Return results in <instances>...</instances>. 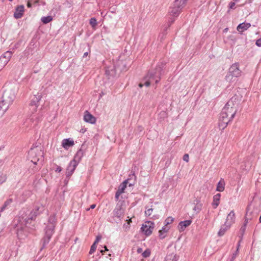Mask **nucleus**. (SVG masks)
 Instances as JSON below:
<instances>
[{"instance_id": "a19ab883", "label": "nucleus", "mask_w": 261, "mask_h": 261, "mask_svg": "<svg viewBox=\"0 0 261 261\" xmlns=\"http://www.w3.org/2000/svg\"><path fill=\"white\" fill-rule=\"evenodd\" d=\"M130 224L126 223H124L123 225V228L125 229V231H127L130 228Z\"/></svg>"}, {"instance_id": "20e7f679", "label": "nucleus", "mask_w": 261, "mask_h": 261, "mask_svg": "<svg viewBox=\"0 0 261 261\" xmlns=\"http://www.w3.org/2000/svg\"><path fill=\"white\" fill-rule=\"evenodd\" d=\"M82 155V151L81 150H79L77 152L74 159L70 162L66 169V174L67 177H69L73 174L74 170L76 168V167L78 164V162H77L75 159L79 157V160H80Z\"/></svg>"}, {"instance_id": "e433bc0d", "label": "nucleus", "mask_w": 261, "mask_h": 261, "mask_svg": "<svg viewBox=\"0 0 261 261\" xmlns=\"http://www.w3.org/2000/svg\"><path fill=\"white\" fill-rule=\"evenodd\" d=\"M150 254V251L149 249H146L142 253V256L144 257H148Z\"/></svg>"}, {"instance_id": "de8ad7c7", "label": "nucleus", "mask_w": 261, "mask_h": 261, "mask_svg": "<svg viewBox=\"0 0 261 261\" xmlns=\"http://www.w3.org/2000/svg\"><path fill=\"white\" fill-rule=\"evenodd\" d=\"M121 194L119 192H116V194H115V198L117 199V200H118L119 198V196L120 195H121Z\"/></svg>"}, {"instance_id": "58836bf2", "label": "nucleus", "mask_w": 261, "mask_h": 261, "mask_svg": "<svg viewBox=\"0 0 261 261\" xmlns=\"http://www.w3.org/2000/svg\"><path fill=\"white\" fill-rule=\"evenodd\" d=\"M201 209V204H197L193 208V210L195 211H197L199 212Z\"/></svg>"}, {"instance_id": "09e8293b", "label": "nucleus", "mask_w": 261, "mask_h": 261, "mask_svg": "<svg viewBox=\"0 0 261 261\" xmlns=\"http://www.w3.org/2000/svg\"><path fill=\"white\" fill-rule=\"evenodd\" d=\"M62 169L60 166H57L56 169V172H60L62 171Z\"/></svg>"}, {"instance_id": "f257e3e1", "label": "nucleus", "mask_w": 261, "mask_h": 261, "mask_svg": "<svg viewBox=\"0 0 261 261\" xmlns=\"http://www.w3.org/2000/svg\"><path fill=\"white\" fill-rule=\"evenodd\" d=\"M15 98L14 92L12 90L5 91L2 97V100L0 101L1 115H3L12 104Z\"/></svg>"}, {"instance_id": "49530a36", "label": "nucleus", "mask_w": 261, "mask_h": 261, "mask_svg": "<svg viewBox=\"0 0 261 261\" xmlns=\"http://www.w3.org/2000/svg\"><path fill=\"white\" fill-rule=\"evenodd\" d=\"M234 6H235V3L234 2H230L229 3V8L230 9H233Z\"/></svg>"}, {"instance_id": "2eb2a0df", "label": "nucleus", "mask_w": 261, "mask_h": 261, "mask_svg": "<svg viewBox=\"0 0 261 261\" xmlns=\"http://www.w3.org/2000/svg\"><path fill=\"white\" fill-rule=\"evenodd\" d=\"M84 119L86 122L91 124H94L96 122V118L87 111L84 115Z\"/></svg>"}, {"instance_id": "72a5a7b5", "label": "nucleus", "mask_w": 261, "mask_h": 261, "mask_svg": "<svg viewBox=\"0 0 261 261\" xmlns=\"http://www.w3.org/2000/svg\"><path fill=\"white\" fill-rule=\"evenodd\" d=\"M12 56V53L10 51H7L6 52L3 56L1 57H5V58L6 59H8V60L9 61L11 57Z\"/></svg>"}, {"instance_id": "13d9d810", "label": "nucleus", "mask_w": 261, "mask_h": 261, "mask_svg": "<svg viewBox=\"0 0 261 261\" xmlns=\"http://www.w3.org/2000/svg\"><path fill=\"white\" fill-rule=\"evenodd\" d=\"M227 30H228V28H226V29H224V31L225 32H227Z\"/></svg>"}, {"instance_id": "c85d7f7f", "label": "nucleus", "mask_w": 261, "mask_h": 261, "mask_svg": "<svg viewBox=\"0 0 261 261\" xmlns=\"http://www.w3.org/2000/svg\"><path fill=\"white\" fill-rule=\"evenodd\" d=\"M234 78V76L232 75V74H230L229 72H228L225 76L226 80L229 83L234 82L235 80Z\"/></svg>"}, {"instance_id": "aec40b11", "label": "nucleus", "mask_w": 261, "mask_h": 261, "mask_svg": "<svg viewBox=\"0 0 261 261\" xmlns=\"http://www.w3.org/2000/svg\"><path fill=\"white\" fill-rule=\"evenodd\" d=\"M169 229L170 226L164 225L162 229L159 230V237L162 239H164L166 237Z\"/></svg>"}, {"instance_id": "5fc2aeb1", "label": "nucleus", "mask_w": 261, "mask_h": 261, "mask_svg": "<svg viewBox=\"0 0 261 261\" xmlns=\"http://www.w3.org/2000/svg\"><path fill=\"white\" fill-rule=\"evenodd\" d=\"M174 19L173 18H171L170 25H171L172 23H173L174 22Z\"/></svg>"}, {"instance_id": "4be33fe9", "label": "nucleus", "mask_w": 261, "mask_h": 261, "mask_svg": "<svg viewBox=\"0 0 261 261\" xmlns=\"http://www.w3.org/2000/svg\"><path fill=\"white\" fill-rule=\"evenodd\" d=\"M221 194L220 193L217 194L213 197V201L212 205L214 208H216L219 204Z\"/></svg>"}, {"instance_id": "cd10ccee", "label": "nucleus", "mask_w": 261, "mask_h": 261, "mask_svg": "<svg viewBox=\"0 0 261 261\" xmlns=\"http://www.w3.org/2000/svg\"><path fill=\"white\" fill-rule=\"evenodd\" d=\"M41 20L44 24H47L52 21L53 17L51 16H44L41 18Z\"/></svg>"}, {"instance_id": "bf43d9fd", "label": "nucleus", "mask_w": 261, "mask_h": 261, "mask_svg": "<svg viewBox=\"0 0 261 261\" xmlns=\"http://www.w3.org/2000/svg\"><path fill=\"white\" fill-rule=\"evenodd\" d=\"M20 231H18V233H17V234H18V236H19V234H20Z\"/></svg>"}, {"instance_id": "c9c22d12", "label": "nucleus", "mask_w": 261, "mask_h": 261, "mask_svg": "<svg viewBox=\"0 0 261 261\" xmlns=\"http://www.w3.org/2000/svg\"><path fill=\"white\" fill-rule=\"evenodd\" d=\"M239 246H240V244H238L237 250L236 251V252L234 253H233L232 257L230 259V261H233L234 260V259L236 258V256H237V255L238 254Z\"/></svg>"}, {"instance_id": "2f4dec72", "label": "nucleus", "mask_w": 261, "mask_h": 261, "mask_svg": "<svg viewBox=\"0 0 261 261\" xmlns=\"http://www.w3.org/2000/svg\"><path fill=\"white\" fill-rule=\"evenodd\" d=\"M7 175L6 174L0 173V185L5 182L7 179Z\"/></svg>"}, {"instance_id": "412c9836", "label": "nucleus", "mask_w": 261, "mask_h": 261, "mask_svg": "<svg viewBox=\"0 0 261 261\" xmlns=\"http://www.w3.org/2000/svg\"><path fill=\"white\" fill-rule=\"evenodd\" d=\"M187 0H175L173 5L175 7L182 10L185 6Z\"/></svg>"}, {"instance_id": "39448f33", "label": "nucleus", "mask_w": 261, "mask_h": 261, "mask_svg": "<svg viewBox=\"0 0 261 261\" xmlns=\"http://www.w3.org/2000/svg\"><path fill=\"white\" fill-rule=\"evenodd\" d=\"M126 208L125 203L124 201H119L114 210V216L118 218L123 216Z\"/></svg>"}, {"instance_id": "473e14b6", "label": "nucleus", "mask_w": 261, "mask_h": 261, "mask_svg": "<svg viewBox=\"0 0 261 261\" xmlns=\"http://www.w3.org/2000/svg\"><path fill=\"white\" fill-rule=\"evenodd\" d=\"M53 223L54 225V227H55V223H56L55 218L54 216H50L48 219V225H50L51 224H53Z\"/></svg>"}, {"instance_id": "ea45409f", "label": "nucleus", "mask_w": 261, "mask_h": 261, "mask_svg": "<svg viewBox=\"0 0 261 261\" xmlns=\"http://www.w3.org/2000/svg\"><path fill=\"white\" fill-rule=\"evenodd\" d=\"M152 211H153V209L152 208H148V210H147L145 212V215L147 216H151Z\"/></svg>"}, {"instance_id": "864d4df0", "label": "nucleus", "mask_w": 261, "mask_h": 261, "mask_svg": "<svg viewBox=\"0 0 261 261\" xmlns=\"http://www.w3.org/2000/svg\"><path fill=\"white\" fill-rule=\"evenodd\" d=\"M27 6H28V7H29V8L31 7V6H32V4H31V3H30V2H28V4H27Z\"/></svg>"}, {"instance_id": "f8f14e48", "label": "nucleus", "mask_w": 261, "mask_h": 261, "mask_svg": "<svg viewBox=\"0 0 261 261\" xmlns=\"http://www.w3.org/2000/svg\"><path fill=\"white\" fill-rule=\"evenodd\" d=\"M41 99V96L39 94L35 95L31 100L30 106L32 108L33 111H36L38 103Z\"/></svg>"}, {"instance_id": "6e6d98bb", "label": "nucleus", "mask_w": 261, "mask_h": 261, "mask_svg": "<svg viewBox=\"0 0 261 261\" xmlns=\"http://www.w3.org/2000/svg\"><path fill=\"white\" fill-rule=\"evenodd\" d=\"M88 54V53L87 52L85 53L83 55V58L87 57Z\"/></svg>"}, {"instance_id": "4468645a", "label": "nucleus", "mask_w": 261, "mask_h": 261, "mask_svg": "<svg viewBox=\"0 0 261 261\" xmlns=\"http://www.w3.org/2000/svg\"><path fill=\"white\" fill-rule=\"evenodd\" d=\"M24 11V7L23 5L18 6L15 10L14 14V17L16 18H20L22 17Z\"/></svg>"}, {"instance_id": "a211bd4d", "label": "nucleus", "mask_w": 261, "mask_h": 261, "mask_svg": "<svg viewBox=\"0 0 261 261\" xmlns=\"http://www.w3.org/2000/svg\"><path fill=\"white\" fill-rule=\"evenodd\" d=\"M74 141L72 139H63L62 142V146L67 149L69 147L73 146Z\"/></svg>"}, {"instance_id": "37998d69", "label": "nucleus", "mask_w": 261, "mask_h": 261, "mask_svg": "<svg viewBox=\"0 0 261 261\" xmlns=\"http://www.w3.org/2000/svg\"><path fill=\"white\" fill-rule=\"evenodd\" d=\"M247 223V220H245V224H244V226H242L241 228V229H240V230L242 231V232H244V231L245 230L246 225Z\"/></svg>"}, {"instance_id": "f704fd0d", "label": "nucleus", "mask_w": 261, "mask_h": 261, "mask_svg": "<svg viewBox=\"0 0 261 261\" xmlns=\"http://www.w3.org/2000/svg\"><path fill=\"white\" fill-rule=\"evenodd\" d=\"M173 221V219L171 217L167 218L165 221V226H168L169 224L172 223Z\"/></svg>"}, {"instance_id": "052dcab7", "label": "nucleus", "mask_w": 261, "mask_h": 261, "mask_svg": "<svg viewBox=\"0 0 261 261\" xmlns=\"http://www.w3.org/2000/svg\"><path fill=\"white\" fill-rule=\"evenodd\" d=\"M9 1H10V2H12L13 0H9Z\"/></svg>"}, {"instance_id": "1a4fd4ad", "label": "nucleus", "mask_w": 261, "mask_h": 261, "mask_svg": "<svg viewBox=\"0 0 261 261\" xmlns=\"http://www.w3.org/2000/svg\"><path fill=\"white\" fill-rule=\"evenodd\" d=\"M232 119L228 115H226V113L222 112L219 117V126L220 128L224 129Z\"/></svg>"}, {"instance_id": "4d7b16f0", "label": "nucleus", "mask_w": 261, "mask_h": 261, "mask_svg": "<svg viewBox=\"0 0 261 261\" xmlns=\"http://www.w3.org/2000/svg\"><path fill=\"white\" fill-rule=\"evenodd\" d=\"M104 248H105V251H108V248H107V246H105L104 247Z\"/></svg>"}, {"instance_id": "9d476101", "label": "nucleus", "mask_w": 261, "mask_h": 261, "mask_svg": "<svg viewBox=\"0 0 261 261\" xmlns=\"http://www.w3.org/2000/svg\"><path fill=\"white\" fill-rule=\"evenodd\" d=\"M38 154V156L42 158L43 156V152L41 149H39L38 148H36V149L33 150L31 149L30 151V155L32 157V162L34 163V164H36L37 162L39 160V158L38 157H36V153Z\"/></svg>"}, {"instance_id": "3c124183", "label": "nucleus", "mask_w": 261, "mask_h": 261, "mask_svg": "<svg viewBox=\"0 0 261 261\" xmlns=\"http://www.w3.org/2000/svg\"><path fill=\"white\" fill-rule=\"evenodd\" d=\"M142 248H138L137 249V252H138V253H141V252H142Z\"/></svg>"}, {"instance_id": "4c0bfd02", "label": "nucleus", "mask_w": 261, "mask_h": 261, "mask_svg": "<svg viewBox=\"0 0 261 261\" xmlns=\"http://www.w3.org/2000/svg\"><path fill=\"white\" fill-rule=\"evenodd\" d=\"M96 244L93 243L92 246H91V248L89 251V254H92L96 250Z\"/></svg>"}, {"instance_id": "6e6552de", "label": "nucleus", "mask_w": 261, "mask_h": 261, "mask_svg": "<svg viewBox=\"0 0 261 261\" xmlns=\"http://www.w3.org/2000/svg\"><path fill=\"white\" fill-rule=\"evenodd\" d=\"M154 227V224L151 221L145 222L141 228L142 232L147 236H150Z\"/></svg>"}, {"instance_id": "8fccbe9b", "label": "nucleus", "mask_w": 261, "mask_h": 261, "mask_svg": "<svg viewBox=\"0 0 261 261\" xmlns=\"http://www.w3.org/2000/svg\"><path fill=\"white\" fill-rule=\"evenodd\" d=\"M96 206V205L95 204H92L91 206H90V207L89 208H87V211H89L90 210V208H94Z\"/></svg>"}, {"instance_id": "9b49d317", "label": "nucleus", "mask_w": 261, "mask_h": 261, "mask_svg": "<svg viewBox=\"0 0 261 261\" xmlns=\"http://www.w3.org/2000/svg\"><path fill=\"white\" fill-rule=\"evenodd\" d=\"M229 72L232 74V75H234L235 77L240 76L241 75V71L239 69V64H233L229 68Z\"/></svg>"}, {"instance_id": "dca6fc26", "label": "nucleus", "mask_w": 261, "mask_h": 261, "mask_svg": "<svg viewBox=\"0 0 261 261\" xmlns=\"http://www.w3.org/2000/svg\"><path fill=\"white\" fill-rule=\"evenodd\" d=\"M181 11V9L177 8V7H175L173 4V6L169 9V13L171 16L177 17L179 15Z\"/></svg>"}, {"instance_id": "6ab92c4d", "label": "nucleus", "mask_w": 261, "mask_h": 261, "mask_svg": "<svg viewBox=\"0 0 261 261\" xmlns=\"http://www.w3.org/2000/svg\"><path fill=\"white\" fill-rule=\"evenodd\" d=\"M250 27V23L243 22L239 24L237 29L239 32L242 33L249 29Z\"/></svg>"}, {"instance_id": "bb28decb", "label": "nucleus", "mask_w": 261, "mask_h": 261, "mask_svg": "<svg viewBox=\"0 0 261 261\" xmlns=\"http://www.w3.org/2000/svg\"><path fill=\"white\" fill-rule=\"evenodd\" d=\"M177 259L175 254H170L166 256L165 261H177Z\"/></svg>"}, {"instance_id": "c03bdc74", "label": "nucleus", "mask_w": 261, "mask_h": 261, "mask_svg": "<svg viewBox=\"0 0 261 261\" xmlns=\"http://www.w3.org/2000/svg\"><path fill=\"white\" fill-rule=\"evenodd\" d=\"M255 44L259 47L261 46V38L256 40Z\"/></svg>"}, {"instance_id": "393cba45", "label": "nucleus", "mask_w": 261, "mask_h": 261, "mask_svg": "<svg viewBox=\"0 0 261 261\" xmlns=\"http://www.w3.org/2000/svg\"><path fill=\"white\" fill-rule=\"evenodd\" d=\"M127 182V180H125L121 184H120L118 188L117 192H119L121 194H122L124 192V190L126 188Z\"/></svg>"}, {"instance_id": "ddd939ff", "label": "nucleus", "mask_w": 261, "mask_h": 261, "mask_svg": "<svg viewBox=\"0 0 261 261\" xmlns=\"http://www.w3.org/2000/svg\"><path fill=\"white\" fill-rule=\"evenodd\" d=\"M235 222V214L233 211H231L226 217L225 224L228 226H231Z\"/></svg>"}, {"instance_id": "603ef678", "label": "nucleus", "mask_w": 261, "mask_h": 261, "mask_svg": "<svg viewBox=\"0 0 261 261\" xmlns=\"http://www.w3.org/2000/svg\"><path fill=\"white\" fill-rule=\"evenodd\" d=\"M127 223L130 224V223L132 222V219L129 218L128 220H126Z\"/></svg>"}, {"instance_id": "c756f323", "label": "nucleus", "mask_w": 261, "mask_h": 261, "mask_svg": "<svg viewBox=\"0 0 261 261\" xmlns=\"http://www.w3.org/2000/svg\"><path fill=\"white\" fill-rule=\"evenodd\" d=\"M9 61L8 59L5 58V57H0V65L1 66H5L8 63Z\"/></svg>"}, {"instance_id": "5701e85b", "label": "nucleus", "mask_w": 261, "mask_h": 261, "mask_svg": "<svg viewBox=\"0 0 261 261\" xmlns=\"http://www.w3.org/2000/svg\"><path fill=\"white\" fill-rule=\"evenodd\" d=\"M225 189V181L223 179H221L218 182L216 190L219 192H222Z\"/></svg>"}, {"instance_id": "79ce46f5", "label": "nucleus", "mask_w": 261, "mask_h": 261, "mask_svg": "<svg viewBox=\"0 0 261 261\" xmlns=\"http://www.w3.org/2000/svg\"><path fill=\"white\" fill-rule=\"evenodd\" d=\"M189 160V156L188 154H184L183 156V160L186 161V162H188Z\"/></svg>"}, {"instance_id": "b1692460", "label": "nucleus", "mask_w": 261, "mask_h": 261, "mask_svg": "<svg viewBox=\"0 0 261 261\" xmlns=\"http://www.w3.org/2000/svg\"><path fill=\"white\" fill-rule=\"evenodd\" d=\"M230 227V226H228L224 223V224L222 225L218 233V236L220 237L223 236L226 230H227Z\"/></svg>"}, {"instance_id": "f03ea898", "label": "nucleus", "mask_w": 261, "mask_h": 261, "mask_svg": "<svg viewBox=\"0 0 261 261\" xmlns=\"http://www.w3.org/2000/svg\"><path fill=\"white\" fill-rule=\"evenodd\" d=\"M239 102L238 97L237 95L233 96L225 105L222 112L233 119L237 111Z\"/></svg>"}, {"instance_id": "423d86ee", "label": "nucleus", "mask_w": 261, "mask_h": 261, "mask_svg": "<svg viewBox=\"0 0 261 261\" xmlns=\"http://www.w3.org/2000/svg\"><path fill=\"white\" fill-rule=\"evenodd\" d=\"M54 228L55 227L53 223L50 225H47L45 230V236L42 240L43 244L42 248H44L46 245L49 243V240L54 233Z\"/></svg>"}, {"instance_id": "0eeeda50", "label": "nucleus", "mask_w": 261, "mask_h": 261, "mask_svg": "<svg viewBox=\"0 0 261 261\" xmlns=\"http://www.w3.org/2000/svg\"><path fill=\"white\" fill-rule=\"evenodd\" d=\"M44 210V206L42 204L39 203H36L34 208L31 212L29 219L30 220H34L36 217L40 215Z\"/></svg>"}, {"instance_id": "f3484780", "label": "nucleus", "mask_w": 261, "mask_h": 261, "mask_svg": "<svg viewBox=\"0 0 261 261\" xmlns=\"http://www.w3.org/2000/svg\"><path fill=\"white\" fill-rule=\"evenodd\" d=\"M192 223V221L190 220H185L184 221H181L179 222L178 224V229L181 232L185 230V229L190 225Z\"/></svg>"}, {"instance_id": "7ed1b4c3", "label": "nucleus", "mask_w": 261, "mask_h": 261, "mask_svg": "<svg viewBox=\"0 0 261 261\" xmlns=\"http://www.w3.org/2000/svg\"><path fill=\"white\" fill-rule=\"evenodd\" d=\"M162 70V68L159 66L156 68L155 71L149 72L147 75L144 78V80H145L144 83H140L139 86L141 88L144 85L148 87L152 81H154L155 83L157 84L160 80Z\"/></svg>"}, {"instance_id": "a18cd8bd", "label": "nucleus", "mask_w": 261, "mask_h": 261, "mask_svg": "<svg viewBox=\"0 0 261 261\" xmlns=\"http://www.w3.org/2000/svg\"><path fill=\"white\" fill-rule=\"evenodd\" d=\"M101 238L100 236H97L96 240L94 241V243L96 244L100 240Z\"/></svg>"}, {"instance_id": "7c9ffc66", "label": "nucleus", "mask_w": 261, "mask_h": 261, "mask_svg": "<svg viewBox=\"0 0 261 261\" xmlns=\"http://www.w3.org/2000/svg\"><path fill=\"white\" fill-rule=\"evenodd\" d=\"M89 23L91 25V27L93 28H95L96 27V26L97 25V20L96 19L93 17V18H91L90 19V21H89Z\"/></svg>"}, {"instance_id": "a878e982", "label": "nucleus", "mask_w": 261, "mask_h": 261, "mask_svg": "<svg viewBox=\"0 0 261 261\" xmlns=\"http://www.w3.org/2000/svg\"><path fill=\"white\" fill-rule=\"evenodd\" d=\"M12 202V199L11 198L7 200L5 202L4 205L1 207V208L0 209V217L1 216V213L3 212L6 208V207L8 205H9Z\"/></svg>"}]
</instances>
